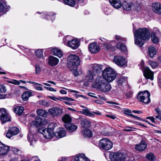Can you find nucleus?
Masks as SVG:
<instances>
[{
	"label": "nucleus",
	"mask_w": 161,
	"mask_h": 161,
	"mask_svg": "<svg viewBox=\"0 0 161 161\" xmlns=\"http://www.w3.org/2000/svg\"><path fill=\"white\" fill-rule=\"evenodd\" d=\"M135 43L140 47L144 44V41H148L150 38L149 31L146 28H139L135 31L134 33Z\"/></svg>",
	"instance_id": "nucleus-1"
},
{
	"label": "nucleus",
	"mask_w": 161,
	"mask_h": 161,
	"mask_svg": "<svg viewBox=\"0 0 161 161\" xmlns=\"http://www.w3.org/2000/svg\"><path fill=\"white\" fill-rule=\"evenodd\" d=\"M62 109L58 107H54L51 108V116H58L62 115Z\"/></svg>",
	"instance_id": "nucleus-13"
},
{
	"label": "nucleus",
	"mask_w": 161,
	"mask_h": 161,
	"mask_svg": "<svg viewBox=\"0 0 161 161\" xmlns=\"http://www.w3.org/2000/svg\"><path fill=\"white\" fill-rule=\"evenodd\" d=\"M51 49L53 55L57 56L59 58H61L63 56V53L60 49L56 47H51Z\"/></svg>",
	"instance_id": "nucleus-17"
},
{
	"label": "nucleus",
	"mask_w": 161,
	"mask_h": 161,
	"mask_svg": "<svg viewBox=\"0 0 161 161\" xmlns=\"http://www.w3.org/2000/svg\"><path fill=\"white\" fill-rule=\"evenodd\" d=\"M158 84L159 86H160V87H161V76H159L158 77Z\"/></svg>",
	"instance_id": "nucleus-64"
},
{
	"label": "nucleus",
	"mask_w": 161,
	"mask_h": 161,
	"mask_svg": "<svg viewBox=\"0 0 161 161\" xmlns=\"http://www.w3.org/2000/svg\"><path fill=\"white\" fill-rule=\"evenodd\" d=\"M56 14L54 12L52 13V14L51 15V20L52 21H53L55 19Z\"/></svg>",
	"instance_id": "nucleus-59"
},
{
	"label": "nucleus",
	"mask_w": 161,
	"mask_h": 161,
	"mask_svg": "<svg viewBox=\"0 0 161 161\" xmlns=\"http://www.w3.org/2000/svg\"><path fill=\"white\" fill-rule=\"evenodd\" d=\"M149 56L151 58H153L154 55L156 53L155 48L153 47H150L148 50Z\"/></svg>",
	"instance_id": "nucleus-35"
},
{
	"label": "nucleus",
	"mask_w": 161,
	"mask_h": 161,
	"mask_svg": "<svg viewBox=\"0 0 161 161\" xmlns=\"http://www.w3.org/2000/svg\"><path fill=\"white\" fill-rule=\"evenodd\" d=\"M117 48L122 51L125 52L126 50V47L125 44L123 43H118L116 45Z\"/></svg>",
	"instance_id": "nucleus-36"
},
{
	"label": "nucleus",
	"mask_w": 161,
	"mask_h": 161,
	"mask_svg": "<svg viewBox=\"0 0 161 161\" xmlns=\"http://www.w3.org/2000/svg\"><path fill=\"white\" fill-rule=\"evenodd\" d=\"M146 158L150 161H155L156 160V158L153 153H149L146 156Z\"/></svg>",
	"instance_id": "nucleus-31"
},
{
	"label": "nucleus",
	"mask_w": 161,
	"mask_h": 161,
	"mask_svg": "<svg viewBox=\"0 0 161 161\" xmlns=\"http://www.w3.org/2000/svg\"><path fill=\"white\" fill-rule=\"evenodd\" d=\"M44 121L43 119H42L40 117L37 116L36 117L35 120L33 121L31 123V125H35L36 127H39L43 125L44 124Z\"/></svg>",
	"instance_id": "nucleus-14"
},
{
	"label": "nucleus",
	"mask_w": 161,
	"mask_h": 161,
	"mask_svg": "<svg viewBox=\"0 0 161 161\" xmlns=\"http://www.w3.org/2000/svg\"><path fill=\"white\" fill-rule=\"evenodd\" d=\"M147 143L143 139L139 143L136 144L135 148L138 151L142 152L145 150L147 148Z\"/></svg>",
	"instance_id": "nucleus-10"
},
{
	"label": "nucleus",
	"mask_w": 161,
	"mask_h": 161,
	"mask_svg": "<svg viewBox=\"0 0 161 161\" xmlns=\"http://www.w3.org/2000/svg\"><path fill=\"white\" fill-rule=\"evenodd\" d=\"M153 10L156 14L161 15V4L158 3H153L152 5Z\"/></svg>",
	"instance_id": "nucleus-18"
},
{
	"label": "nucleus",
	"mask_w": 161,
	"mask_h": 161,
	"mask_svg": "<svg viewBox=\"0 0 161 161\" xmlns=\"http://www.w3.org/2000/svg\"><path fill=\"white\" fill-rule=\"evenodd\" d=\"M116 39L118 41H120L125 42H126V40L125 38L116 35L115 36Z\"/></svg>",
	"instance_id": "nucleus-42"
},
{
	"label": "nucleus",
	"mask_w": 161,
	"mask_h": 161,
	"mask_svg": "<svg viewBox=\"0 0 161 161\" xmlns=\"http://www.w3.org/2000/svg\"><path fill=\"white\" fill-rule=\"evenodd\" d=\"M58 99L59 100H61L63 99V100H66L68 101H74V99L71 98L69 97H58Z\"/></svg>",
	"instance_id": "nucleus-43"
},
{
	"label": "nucleus",
	"mask_w": 161,
	"mask_h": 161,
	"mask_svg": "<svg viewBox=\"0 0 161 161\" xmlns=\"http://www.w3.org/2000/svg\"><path fill=\"white\" fill-rule=\"evenodd\" d=\"M68 45L73 49H77L80 45L79 41L76 39H73L71 41H68Z\"/></svg>",
	"instance_id": "nucleus-16"
},
{
	"label": "nucleus",
	"mask_w": 161,
	"mask_h": 161,
	"mask_svg": "<svg viewBox=\"0 0 161 161\" xmlns=\"http://www.w3.org/2000/svg\"><path fill=\"white\" fill-rule=\"evenodd\" d=\"M57 126L56 124L54 123H51V131L53 132V130L55 127Z\"/></svg>",
	"instance_id": "nucleus-54"
},
{
	"label": "nucleus",
	"mask_w": 161,
	"mask_h": 161,
	"mask_svg": "<svg viewBox=\"0 0 161 161\" xmlns=\"http://www.w3.org/2000/svg\"><path fill=\"white\" fill-rule=\"evenodd\" d=\"M95 88H98L102 92H106L110 91L111 88L110 85L103 77L97 78L92 84Z\"/></svg>",
	"instance_id": "nucleus-2"
},
{
	"label": "nucleus",
	"mask_w": 161,
	"mask_h": 161,
	"mask_svg": "<svg viewBox=\"0 0 161 161\" xmlns=\"http://www.w3.org/2000/svg\"><path fill=\"white\" fill-rule=\"evenodd\" d=\"M66 131L64 128H60L59 130L56 132L53 135L57 138H62L64 137L66 135Z\"/></svg>",
	"instance_id": "nucleus-20"
},
{
	"label": "nucleus",
	"mask_w": 161,
	"mask_h": 161,
	"mask_svg": "<svg viewBox=\"0 0 161 161\" xmlns=\"http://www.w3.org/2000/svg\"><path fill=\"white\" fill-rule=\"evenodd\" d=\"M6 91L5 86L3 85H0V92L4 93Z\"/></svg>",
	"instance_id": "nucleus-51"
},
{
	"label": "nucleus",
	"mask_w": 161,
	"mask_h": 161,
	"mask_svg": "<svg viewBox=\"0 0 161 161\" xmlns=\"http://www.w3.org/2000/svg\"><path fill=\"white\" fill-rule=\"evenodd\" d=\"M91 67L94 73H97L99 72L101 70L102 66L95 64H92Z\"/></svg>",
	"instance_id": "nucleus-23"
},
{
	"label": "nucleus",
	"mask_w": 161,
	"mask_h": 161,
	"mask_svg": "<svg viewBox=\"0 0 161 161\" xmlns=\"http://www.w3.org/2000/svg\"><path fill=\"white\" fill-rule=\"evenodd\" d=\"M103 77L106 81L111 82L114 80L116 76L115 71L112 68H107L103 72Z\"/></svg>",
	"instance_id": "nucleus-3"
},
{
	"label": "nucleus",
	"mask_w": 161,
	"mask_h": 161,
	"mask_svg": "<svg viewBox=\"0 0 161 161\" xmlns=\"http://www.w3.org/2000/svg\"><path fill=\"white\" fill-rule=\"evenodd\" d=\"M32 94L31 91L25 92L22 95V100L24 101H27L30 97L32 96Z\"/></svg>",
	"instance_id": "nucleus-25"
},
{
	"label": "nucleus",
	"mask_w": 161,
	"mask_h": 161,
	"mask_svg": "<svg viewBox=\"0 0 161 161\" xmlns=\"http://www.w3.org/2000/svg\"><path fill=\"white\" fill-rule=\"evenodd\" d=\"M9 161H18V158L15 157L11 158Z\"/></svg>",
	"instance_id": "nucleus-63"
},
{
	"label": "nucleus",
	"mask_w": 161,
	"mask_h": 161,
	"mask_svg": "<svg viewBox=\"0 0 161 161\" xmlns=\"http://www.w3.org/2000/svg\"><path fill=\"white\" fill-rule=\"evenodd\" d=\"M40 103L41 104L47 107L49 106V103L46 101L42 100H40Z\"/></svg>",
	"instance_id": "nucleus-47"
},
{
	"label": "nucleus",
	"mask_w": 161,
	"mask_h": 161,
	"mask_svg": "<svg viewBox=\"0 0 161 161\" xmlns=\"http://www.w3.org/2000/svg\"><path fill=\"white\" fill-rule=\"evenodd\" d=\"M124 114H127L128 115L130 116V114H131L132 112L129 109L127 108L125 109L124 110Z\"/></svg>",
	"instance_id": "nucleus-49"
},
{
	"label": "nucleus",
	"mask_w": 161,
	"mask_h": 161,
	"mask_svg": "<svg viewBox=\"0 0 161 161\" xmlns=\"http://www.w3.org/2000/svg\"><path fill=\"white\" fill-rule=\"evenodd\" d=\"M148 64L153 68H155L158 65V63L155 62L149 61L148 62Z\"/></svg>",
	"instance_id": "nucleus-44"
},
{
	"label": "nucleus",
	"mask_w": 161,
	"mask_h": 161,
	"mask_svg": "<svg viewBox=\"0 0 161 161\" xmlns=\"http://www.w3.org/2000/svg\"><path fill=\"white\" fill-rule=\"evenodd\" d=\"M8 82L10 83L16 85H19L20 83V82L19 81L15 80H13L11 81H9Z\"/></svg>",
	"instance_id": "nucleus-48"
},
{
	"label": "nucleus",
	"mask_w": 161,
	"mask_h": 161,
	"mask_svg": "<svg viewBox=\"0 0 161 161\" xmlns=\"http://www.w3.org/2000/svg\"><path fill=\"white\" fill-rule=\"evenodd\" d=\"M99 146L102 149L108 151L110 149L113 147V142L107 138H103L99 142Z\"/></svg>",
	"instance_id": "nucleus-6"
},
{
	"label": "nucleus",
	"mask_w": 161,
	"mask_h": 161,
	"mask_svg": "<svg viewBox=\"0 0 161 161\" xmlns=\"http://www.w3.org/2000/svg\"><path fill=\"white\" fill-rule=\"evenodd\" d=\"M12 134L10 131V130H9L8 131V132L6 133V136L7 137H8L9 138H10L13 136V135Z\"/></svg>",
	"instance_id": "nucleus-53"
},
{
	"label": "nucleus",
	"mask_w": 161,
	"mask_h": 161,
	"mask_svg": "<svg viewBox=\"0 0 161 161\" xmlns=\"http://www.w3.org/2000/svg\"><path fill=\"white\" fill-rule=\"evenodd\" d=\"M150 94L147 90L139 92L137 96L138 99L141 102L145 104H148L150 102Z\"/></svg>",
	"instance_id": "nucleus-5"
},
{
	"label": "nucleus",
	"mask_w": 161,
	"mask_h": 161,
	"mask_svg": "<svg viewBox=\"0 0 161 161\" xmlns=\"http://www.w3.org/2000/svg\"><path fill=\"white\" fill-rule=\"evenodd\" d=\"M59 62V60L58 58L51 56V66H54L57 65Z\"/></svg>",
	"instance_id": "nucleus-33"
},
{
	"label": "nucleus",
	"mask_w": 161,
	"mask_h": 161,
	"mask_svg": "<svg viewBox=\"0 0 161 161\" xmlns=\"http://www.w3.org/2000/svg\"><path fill=\"white\" fill-rule=\"evenodd\" d=\"M64 126L67 130L70 132H73L77 129L78 126L75 125L71 124H66Z\"/></svg>",
	"instance_id": "nucleus-21"
},
{
	"label": "nucleus",
	"mask_w": 161,
	"mask_h": 161,
	"mask_svg": "<svg viewBox=\"0 0 161 161\" xmlns=\"http://www.w3.org/2000/svg\"><path fill=\"white\" fill-rule=\"evenodd\" d=\"M43 53L42 49H38L36 52V54L38 57L41 58L43 56Z\"/></svg>",
	"instance_id": "nucleus-41"
},
{
	"label": "nucleus",
	"mask_w": 161,
	"mask_h": 161,
	"mask_svg": "<svg viewBox=\"0 0 161 161\" xmlns=\"http://www.w3.org/2000/svg\"><path fill=\"white\" fill-rule=\"evenodd\" d=\"M41 67L39 65L36 66V74H39L41 71Z\"/></svg>",
	"instance_id": "nucleus-52"
},
{
	"label": "nucleus",
	"mask_w": 161,
	"mask_h": 161,
	"mask_svg": "<svg viewBox=\"0 0 161 161\" xmlns=\"http://www.w3.org/2000/svg\"><path fill=\"white\" fill-rule=\"evenodd\" d=\"M13 111L19 115H21L24 111V108L23 107L21 106H17L13 108Z\"/></svg>",
	"instance_id": "nucleus-26"
},
{
	"label": "nucleus",
	"mask_w": 161,
	"mask_h": 161,
	"mask_svg": "<svg viewBox=\"0 0 161 161\" xmlns=\"http://www.w3.org/2000/svg\"><path fill=\"white\" fill-rule=\"evenodd\" d=\"M80 113L82 114L89 116H93L94 115L93 113L90 112L87 108L83 109L82 111H80Z\"/></svg>",
	"instance_id": "nucleus-30"
},
{
	"label": "nucleus",
	"mask_w": 161,
	"mask_h": 161,
	"mask_svg": "<svg viewBox=\"0 0 161 161\" xmlns=\"http://www.w3.org/2000/svg\"><path fill=\"white\" fill-rule=\"evenodd\" d=\"M110 3L116 8H119L121 6L120 0H109Z\"/></svg>",
	"instance_id": "nucleus-24"
},
{
	"label": "nucleus",
	"mask_w": 161,
	"mask_h": 161,
	"mask_svg": "<svg viewBox=\"0 0 161 161\" xmlns=\"http://www.w3.org/2000/svg\"><path fill=\"white\" fill-rule=\"evenodd\" d=\"M125 128H129L128 129H124V131H133L134 130L131 129H136V128L134 127H132L129 126H127L125 127Z\"/></svg>",
	"instance_id": "nucleus-50"
},
{
	"label": "nucleus",
	"mask_w": 161,
	"mask_h": 161,
	"mask_svg": "<svg viewBox=\"0 0 161 161\" xmlns=\"http://www.w3.org/2000/svg\"><path fill=\"white\" fill-rule=\"evenodd\" d=\"M9 150V147L0 142V155H4L7 154Z\"/></svg>",
	"instance_id": "nucleus-19"
},
{
	"label": "nucleus",
	"mask_w": 161,
	"mask_h": 161,
	"mask_svg": "<svg viewBox=\"0 0 161 161\" xmlns=\"http://www.w3.org/2000/svg\"><path fill=\"white\" fill-rule=\"evenodd\" d=\"M10 131L12 134L13 136L17 134L19 132V129L15 127H12L9 129Z\"/></svg>",
	"instance_id": "nucleus-38"
},
{
	"label": "nucleus",
	"mask_w": 161,
	"mask_h": 161,
	"mask_svg": "<svg viewBox=\"0 0 161 161\" xmlns=\"http://www.w3.org/2000/svg\"><path fill=\"white\" fill-rule=\"evenodd\" d=\"M111 161H129L125 154L118 152H111L109 155Z\"/></svg>",
	"instance_id": "nucleus-4"
},
{
	"label": "nucleus",
	"mask_w": 161,
	"mask_h": 161,
	"mask_svg": "<svg viewBox=\"0 0 161 161\" xmlns=\"http://www.w3.org/2000/svg\"><path fill=\"white\" fill-rule=\"evenodd\" d=\"M68 66L70 67H75L80 64V60L79 58L75 55H69L68 57Z\"/></svg>",
	"instance_id": "nucleus-7"
},
{
	"label": "nucleus",
	"mask_w": 161,
	"mask_h": 161,
	"mask_svg": "<svg viewBox=\"0 0 161 161\" xmlns=\"http://www.w3.org/2000/svg\"><path fill=\"white\" fill-rule=\"evenodd\" d=\"M152 40L153 42L155 44H157L158 42V39L155 35L152 36Z\"/></svg>",
	"instance_id": "nucleus-46"
},
{
	"label": "nucleus",
	"mask_w": 161,
	"mask_h": 161,
	"mask_svg": "<svg viewBox=\"0 0 161 161\" xmlns=\"http://www.w3.org/2000/svg\"><path fill=\"white\" fill-rule=\"evenodd\" d=\"M81 124L83 127L87 128L90 126L91 122L88 120H82L81 122Z\"/></svg>",
	"instance_id": "nucleus-39"
},
{
	"label": "nucleus",
	"mask_w": 161,
	"mask_h": 161,
	"mask_svg": "<svg viewBox=\"0 0 161 161\" xmlns=\"http://www.w3.org/2000/svg\"><path fill=\"white\" fill-rule=\"evenodd\" d=\"M86 79L89 82H92L94 80V76L91 70H89L87 73V75L86 76Z\"/></svg>",
	"instance_id": "nucleus-27"
},
{
	"label": "nucleus",
	"mask_w": 161,
	"mask_h": 161,
	"mask_svg": "<svg viewBox=\"0 0 161 161\" xmlns=\"http://www.w3.org/2000/svg\"><path fill=\"white\" fill-rule=\"evenodd\" d=\"M33 135L31 134H29L28 135V140L31 143V145H32L33 143H36L35 140L33 138Z\"/></svg>",
	"instance_id": "nucleus-40"
},
{
	"label": "nucleus",
	"mask_w": 161,
	"mask_h": 161,
	"mask_svg": "<svg viewBox=\"0 0 161 161\" xmlns=\"http://www.w3.org/2000/svg\"><path fill=\"white\" fill-rule=\"evenodd\" d=\"M126 79L123 78H120L119 81L118 83L119 84L122 85L123 83L125 82L126 81Z\"/></svg>",
	"instance_id": "nucleus-57"
},
{
	"label": "nucleus",
	"mask_w": 161,
	"mask_h": 161,
	"mask_svg": "<svg viewBox=\"0 0 161 161\" xmlns=\"http://www.w3.org/2000/svg\"><path fill=\"white\" fill-rule=\"evenodd\" d=\"M106 40H105V41H103V42L101 43V45L102 47L103 48L106 49H108L110 47L108 45V43L106 42Z\"/></svg>",
	"instance_id": "nucleus-45"
},
{
	"label": "nucleus",
	"mask_w": 161,
	"mask_h": 161,
	"mask_svg": "<svg viewBox=\"0 0 161 161\" xmlns=\"http://www.w3.org/2000/svg\"><path fill=\"white\" fill-rule=\"evenodd\" d=\"M0 119L3 121V123L11 120L10 116L5 108L0 109Z\"/></svg>",
	"instance_id": "nucleus-8"
},
{
	"label": "nucleus",
	"mask_w": 161,
	"mask_h": 161,
	"mask_svg": "<svg viewBox=\"0 0 161 161\" xmlns=\"http://www.w3.org/2000/svg\"><path fill=\"white\" fill-rule=\"evenodd\" d=\"M82 132L85 137H90L92 135V131L88 129H84Z\"/></svg>",
	"instance_id": "nucleus-28"
},
{
	"label": "nucleus",
	"mask_w": 161,
	"mask_h": 161,
	"mask_svg": "<svg viewBox=\"0 0 161 161\" xmlns=\"http://www.w3.org/2000/svg\"><path fill=\"white\" fill-rule=\"evenodd\" d=\"M155 111L156 113L158 115H160L161 114V110L159 108H157L155 109Z\"/></svg>",
	"instance_id": "nucleus-61"
},
{
	"label": "nucleus",
	"mask_w": 161,
	"mask_h": 161,
	"mask_svg": "<svg viewBox=\"0 0 161 161\" xmlns=\"http://www.w3.org/2000/svg\"><path fill=\"white\" fill-rule=\"evenodd\" d=\"M147 119H150L152 122L156 124L155 121V119L153 117H148L146 118Z\"/></svg>",
	"instance_id": "nucleus-58"
},
{
	"label": "nucleus",
	"mask_w": 161,
	"mask_h": 161,
	"mask_svg": "<svg viewBox=\"0 0 161 161\" xmlns=\"http://www.w3.org/2000/svg\"><path fill=\"white\" fill-rule=\"evenodd\" d=\"M113 62L118 65L123 66L126 63L125 58L120 56H115L114 57Z\"/></svg>",
	"instance_id": "nucleus-9"
},
{
	"label": "nucleus",
	"mask_w": 161,
	"mask_h": 161,
	"mask_svg": "<svg viewBox=\"0 0 161 161\" xmlns=\"http://www.w3.org/2000/svg\"><path fill=\"white\" fill-rule=\"evenodd\" d=\"M64 3L71 7H74L75 5V0H63Z\"/></svg>",
	"instance_id": "nucleus-37"
},
{
	"label": "nucleus",
	"mask_w": 161,
	"mask_h": 161,
	"mask_svg": "<svg viewBox=\"0 0 161 161\" xmlns=\"http://www.w3.org/2000/svg\"><path fill=\"white\" fill-rule=\"evenodd\" d=\"M130 114V116H131V117H132L133 118H135L136 119H137L138 120H141V121H145V120H143L142 119L138 117H137V116H135L132 114Z\"/></svg>",
	"instance_id": "nucleus-55"
},
{
	"label": "nucleus",
	"mask_w": 161,
	"mask_h": 161,
	"mask_svg": "<svg viewBox=\"0 0 161 161\" xmlns=\"http://www.w3.org/2000/svg\"><path fill=\"white\" fill-rule=\"evenodd\" d=\"M62 120L63 122L65 123V124H69L71 122L72 119L69 114H66L62 117Z\"/></svg>",
	"instance_id": "nucleus-29"
},
{
	"label": "nucleus",
	"mask_w": 161,
	"mask_h": 161,
	"mask_svg": "<svg viewBox=\"0 0 161 161\" xmlns=\"http://www.w3.org/2000/svg\"><path fill=\"white\" fill-rule=\"evenodd\" d=\"M69 37V36H66L65 37L63 38V42L65 43V44L66 43V42H67V41H69L68 40V39H69V38H68Z\"/></svg>",
	"instance_id": "nucleus-62"
},
{
	"label": "nucleus",
	"mask_w": 161,
	"mask_h": 161,
	"mask_svg": "<svg viewBox=\"0 0 161 161\" xmlns=\"http://www.w3.org/2000/svg\"><path fill=\"white\" fill-rule=\"evenodd\" d=\"M37 114L38 115L45 117L47 116V111L42 109H39L37 110Z\"/></svg>",
	"instance_id": "nucleus-34"
},
{
	"label": "nucleus",
	"mask_w": 161,
	"mask_h": 161,
	"mask_svg": "<svg viewBox=\"0 0 161 161\" xmlns=\"http://www.w3.org/2000/svg\"><path fill=\"white\" fill-rule=\"evenodd\" d=\"M144 76L147 79L153 80L154 73L147 67H145L143 71Z\"/></svg>",
	"instance_id": "nucleus-11"
},
{
	"label": "nucleus",
	"mask_w": 161,
	"mask_h": 161,
	"mask_svg": "<svg viewBox=\"0 0 161 161\" xmlns=\"http://www.w3.org/2000/svg\"><path fill=\"white\" fill-rule=\"evenodd\" d=\"M75 161H90V160L84 154H78L75 158Z\"/></svg>",
	"instance_id": "nucleus-22"
},
{
	"label": "nucleus",
	"mask_w": 161,
	"mask_h": 161,
	"mask_svg": "<svg viewBox=\"0 0 161 161\" xmlns=\"http://www.w3.org/2000/svg\"><path fill=\"white\" fill-rule=\"evenodd\" d=\"M88 47L90 51L93 53L98 52L100 50L99 46L95 42L90 44Z\"/></svg>",
	"instance_id": "nucleus-12"
},
{
	"label": "nucleus",
	"mask_w": 161,
	"mask_h": 161,
	"mask_svg": "<svg viewBox=\"0 0 161 161\" xmlns=\"http://www.w3.org/2000/svg\"><path fill=\"white\" fill-rule=\"evenodd\" d=\"M13 153L16 154H19L20 153V151L19 150L16 148H14L13 150Z\"/></svg>",
	"instance_id": "nucleus-56"
},
{
	"label": "nucleus",
	"mask_w": 161,
	"mask_h": 161,
	"mask_svg": "<svg viewBox=\"0 0 161 161\" xmlns=\"http://www.w3.org/2000/svg\"><path fill=\"white\" fill-rule=\"evenodd\" d=\"M38 131L42 134L47 139H50V129L49 127L47 130L45 127H42L39 129Z\"/></svg>",
	"instance_id": "nucleus-15"
},
{
	"label": "nucleus",
	"mask_w": 161,
	"mask_h": 161,
	"mask_svg": "<svg viewBox=\"0 0 161 161\" xmlns=\"http://www.w3.org/2000/svg\"><path fill=\"white\" fill-rule=\"evenodd\" d=\"M132 5V3H129L125 2L123 3V6L124 9L126 10H130L131 9V7Z\"/></svg>",
	"instance_id": "nucleus-32"
},
{
	"label": "nucleus",
	"mask_w": 161,
	"mask_h": 161,
	"mask_svg": "<svg viewBox=\"0 0 161 161\" xmlns=\"http://www.w3.org/2000/svg\"><path fill=\"white\" fill-rule=\"evenodd\" d=\"M133 93L132 92H129L127 94H126V96L128 98H130L132 97V95Z\"/></svg>",
	"instance_id": "nucleus-60"
}]
</instances>
